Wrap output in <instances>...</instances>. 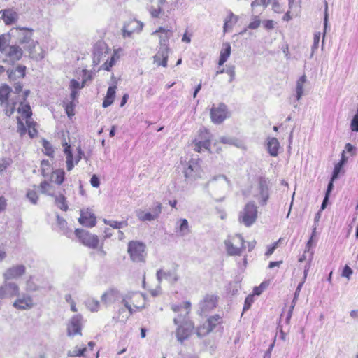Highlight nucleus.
<instances>
[{
  "mask_svg": "<svg viewBox=\"0 0 358 358\" xmlns=\"http://www.w3.org/2000/svg\"><path fill=\"white\" fill-rule=\"evenodd\" d=\"M210 133L206 129H200L199 135L193 141L194 150L198 152L205 150L210 152Z\"/></svg>",
  "mask_w": 358,
  "mask_h": 358,
  "instance_id": "nucleus-7",
  "label": "nucleus"
},
{
  "mask_svg": "<svg viewBox=\"0 0 358 358\" xmlns=\"http://www.w3.org/2000/svg\"><path fill=\"white\" fill-rule=\"evenodd\" d=\"M210 118L213 123L220 124L228 117L227 106L220 103L217 106L213 105L210 109Z\"/></svg>",
  "mask_w": 358,
  "mask_h": 358,
  "instance_id": "nucleus-9",
  "label": "nucleus"
},
{
  "mask_svg": "<svg viewBox=\"0 0 358 358\" xmlns=\"http://www.w3.org/2000/svg\"><path fill=\"white\" fill-rule=\"evenodd\" d=\"M87 349L85 347L83 348H79L76 347L72 350H69L67 353L69 357H84L85 352H86Z\"/></svg>",
  "mask_w": 358,
  "mask_h": 358,
  "instance_id": "nucleus-47",
  "label": "nucleus"
},
{
  "mask_svg": "<svg viewBox=\"0 0 358 358\" xmlns=\"http://www.w3.org/2000/svg\"><path fill=\"white\" fill-rule=\"evenodd\" d=\"M199 166L194 162H189L187 168L184 170V175L187 180L191 181L197 178L199 173Z\"/></svg>",
  "mask_w": 358,
  "mask_h": 358,
  "instance_id": "nucleus-24",
  "label": "nucleus"
},
{
  "mask_svg": "<svg viewBox=\"0 0 358 358\" xmlns=\"http://www.w3.org/2000/svg\"><path fill=\"white\" fill-rule=\"evenodd\" d=\"M306 82V75L301 76L296 84V98L297 101H299L303 94V85Z\"/></svg>",
  "mask_w": 358,
  "mask_h": 358,
  "instance_id": "nucleus-34",
  "label": "nucleus"
},
{
  "mask_svg": "<svg viewBox=\"0 0 358 358\" xmlns=\"http://www.w3.org/2000/svg\"><path fill=\"white\" fill-rule=\"evenodd\" d=\"M115 85L110 86L108 88L106 96H105V99L102 103L103 108H107L113 103L115 96Z\"/></svg>",
  "mask_w": 358,
  "mask_h": 358,
  "instance_id": "nucleus-32",
  "label": "nucleus"
},
{
  "mask_svg": "<svg viewBox=\"0 0 358 358\" xmlns=\"http://www.w3.org/2000/svg\"><path fill=\"white\" fill-rule=\"evenodd\" d=\"M87 308L92 312H96L99 309V301L95 299H89L86 301Z\"/></svg>",
  "mask_w": 358,
  "mask_h": 358,
  "instance_id": "nucleus-43",
  "label": "nucleus"
},
{
  "mask_svg": "<svg viewBox=\"0 0 358 358\" xmlns=\"http://www.w3.org/2000/svg\"><path fill=\"white\" fill-rule=\"evenodd\" d=\"M26 66L20 65L15 70H8V76L10 80H15L17 78H22L25 76Z\"/></svg>",
  "mask_w": 358,
  "mask_h": 358,
  "instance_id": "nucleus-31",
  "label": "nucleus"
},
{
  "mask_svg": "<svg viewBox=\"0 0 358 358\" xmlns=\"http://www.w3.org/2000/svg\"><path fill=\"white\" fill-rule=\"evenodd\" d=\"M169 55V48L167 46L160 47L158 52L154 56V63L157 66L166 67Z\"/></svg>",
  "mask_w": 358,
  "mask_h": 358,
  "instance_id": "nucleus-22",
  "label": "nucleus"
},
{
  "mask_svg": "<svg viewBox=\"0 0 358 358\" xmlns=\"http://www.w3.org/2000/svg\"><path fill=\"white\" fill-rule=\"evenodd\" d=\"M43 147H44V149L45 150V155H48V156H52L54 151L52 148V146L50 145V143L49 142H48L47 141H43Z\"/></svg>",
  "mask_w": 358,
  "mask_h": 358,
  "instance_id": "nucleus-58",
  "label": "nucleus"
},
{
  "mask_svg": "<svg viewBox=\"0 0 358 358\" xmlns=\"http://www.w3.org/2000/svg\"><path fill=\"white\" fill-rule=\"evenodd\" d=\"M208 327H210L212 331L219 324L221 323V317L218 315L212 316L206 321Z\"/></svg>",
  "mask_w": 358,
  "mask_h": 358,
  "instance_id": "nucleus-41",
  "label": "nucleus"
},
{
  "mask_svg": "<svg viewBox=\"0 0 358 358\" xmlns=\"http://www.w3.org/2000/svg\"><path fill=\"white\" fill-rule=\"evenodd\" d=\"M11 89L6 85L0 87V101L3 103L7 101Z\"/></svg>",
  "mask_w": 358,
  "mask_h": 358,
  "instance_id": "nucleus-44",
  "label": "nucleus"
},
{
  "mask_svg": "<svg viewBox=\"0 0 358 358\" xmlns=\"http://www.w3.org/2000/svg\"><path fill=\"white\" fill-rule=\"evenodd\" d=\"M224 244L229 255H240L244 248V240L241 235L236 234L230 239L226 240Z\"/></svg>",
  "mask_w": 358,
  "mask_h": 358,
  "instance_id": "nucleus-6",
  "label": "nucleus"
},
{
  "mask_svg": "<svg viewBox=\"0 0 358 358\" xmlns=\"http://www.w3.org/2000/svg\"><path fill=\"white\" fill-rule=\"evenodd\" d=\"M41 192L43 194H48L49 196H53V187L46 181H43L40 185Z\"/></svg>",
  "mask_w": 358,
  "mask_h": 358,
  "instance_id": "nucleus-42",
  "label": "nucleus"
},
{
  "mask_svg": "<svg viewBox=\"0 0 358 358\" xmlns=\"http://www.w3.org/2000/svg\"><path fill=\"white\" fill-rule=\"evenodd\" d=\"M90 184L94 187H99L100 185V181L99 178L96 175H93L90 179Z\"/></svg>",
  "mask_w": 358,
  "mask_h": 358,
  "instance_id": "nucleus-62",
  "label": "nucleus"
},
{
  "mask_svg": "<svg viewBox=\"0 0 358 358\" xmlns=\"http://www.w3.org/2000/svg\"><path fill=\"white\" fill-rule=\"evenodd\" d=\"M342 167H343V165H341L338 163L335 164L334 169L333 171V173H332V176H331L332 180H335L338 178L339 173L342 169Z\"/></svg>",
  "mask_w": 358,
  "mask_h": 358,
  "instance_id": "nucleus-53",
  "label": "nucleus"
},
{
  "mask_svg": "<svg viewBox=\"0 0 358 358\" xmlns=\"http://www.w3.org/2000/svg\"><path fill=\"white\" fill-rule=\"evenodd\" d=\"M26 196L32 204L37 203L38 196L35 190L29 189L27 192Z\"/></svg>",
  "mask_w": 358,
  "mask_h": 358,
  "instance_id": "nucleus-50",
  "label": "nucleus"
},
{
  "mask_svg": "<svg viewBox=\"0 0 358 358\" xmlns=\"http://www.w3.org/2000/svg\"><path fill=\"white\" fill-rule=\"evenodd\" d=\"M16 29L20 31L17 36V41L20 44L26 45L34 41L32 39V29L17 27Z\"/></svg>",
  "mask_w": 358,
  "mask_h": 358,
  "instance_id": "nucleus-19",
  "label": "nucleus"
},
{
  "mask_svg": "<svg viewBox=\"0 0 358 358\" xmlns=\"http://www.w3.org/2000/svg\"><path fill=\"white\" fill-rule=\"evenodd\" d=\"M350 129L352 131H358V114H356L351 120Z\"/></svg>",
  "mask_w": 358,
  "mask_h": 358,
  "instance_id": "nucleus-56",
  "label": "nucleus"
},
{
  "mask_svg": "<svg viewBox=\"0 0 358 358\" xmlns=\"http://www.w3.org/2000/svg\"><path fill=\"white\" fill-rule=\"evenodd\" d=\"M178 266H176L173 269L164 271L159 269L157 271L156 276L159 283H161L162 280L168 281L171 284L176 283L179 280V275L178 274Z\"/></svg>",
  "mask_w": 358,
  "mask_h": 358,
  "instance_id": "nucleus-13",
  "label": "nucleus"
},
{
  "mask_svg": "<svg viewBox=\"0 0 358 358\" xmlns=\"http://www.w3.org/2000/svg\"><path fill=\"white\" fill-rule=\"evenodd\" d=\"M75 234L85 246L90 248H96L99 245V238L96 235L90 234L80 229H76Z\"/></svg>",
  "mask_w": 358,
  "mask_h": 358,
  "instance_id": "nucleus-10",
  "label": "nucleus"
},
{
  "mask_svg": "<svg viewBox=\"0 0 358 358\" xmlns=\"http://www.w3.org/2000/svg\"><path fill=\"white\" fill-rule=\"evenodd\" d=\"M78 221L82 225L87 227H92L96 224V217L88 210H81L80 217L78 219Z\"/></svg>",
  "mask_w": 358,
  "mask_h": 358,
  "instance_id": "nucleus-21",
  "label": "nucleus"
},
{
  "mask_svg": "<svg viewBox=\"0 0 358 358\" xmlns=\"http://www.w3.org/2000/svg\"><path fill=\"white\" fill-rule=\"evenodd\" d=\"M165 3L166 0H149L147 10L152 18H159L164 15L163 6Z\"/></svg>",
  "mask_w": 358,
  "mask_h": 358,
  "instance_id": "nucleus-14",
  "label": "nucleus"
},
{
  "mask_svg": "<svg viewBox=\"0 0 358 358\" xmlns=\"http://www.w3.org/2000/svg\"><path fill=\"white\" fill-rule=\"evenodd\" d=\"M103 222L105 224L110 226L113 229H122L128 226V222L126 220L117 222L115 220H108L105 219Z\"/></svg>",
  "mask_w": 358,
  "mask_h": 358,
  "instance_id": "nucleus-39",
  "label": "nucleus"
},
{
  "mask_svg": "<svg viewBox=\"0 0 358 358\" xmlns=\"http://www.w3.org/2000/svg\"><path fill=\"white\" fill-rule=\"evenodd\" d=\"M210 327H208L207 322L196 329V334L199 337H203L210 332Z\"/></svg>",
  "mask_w": 358,
  "mask_h": 358,
  "instance_id": "nucleus-49",
  "label": "nucleus"
},
{
  "mask_svg": "<svg viewBox=\"0 0 358 358\" xmlns=\"http://www.w3.org/2000/svg\"><path fill=\"white\" fill-rule=\"evenodd\" d=\"M18 111L26 118V123L27 124H29L30 123L29 118L31 115L30 106L29 104L23 105L21 103L20 107L18 108Z\"/></svg>",
  "mask_w": 358,
  "mask_h": 358,
  "instance_id": "nucleus-38",
  "label": "nucleus"
},
{
  "mask_svg": "<svg viewBox=\"0 0 358 358\" xmlns=\"http://www.w3.org/2000/svg\"><path fill=\"white\" fill-rule=\"evenodd\" d=\"M257 218V208L252 202L247 203L239 213L238 221L245 227L252 225Z\"/></svg>",
  "mask_w": 358,
  "mask_h": 358,
  "instance_id": "nucleus-4",
  "label": "nucleus"
},
{
  "mask_svg": "<svg viewBox=\"0 0 358 358\" xmlns=\"http://www.w3.org/2000/svg\"><path fill=\"white\" fill-rule=\"evenodd\" d=\"M217 297L213 295H207L200 303V308L203 311L212 310L216 306Z\"/></svg>",
  "mask_w": 358,
  "mask_h": 358,
  "instance_id": "nucleus-28",
  "label": "nucleus"
},
{
  "mask_svg": "<svg viewBox=\"0 0 358 358\" xmlns=\"http://www.w3.org/2000/svg\"><path fill=\"white\" fill-rule=\"evenodd\" d=\"M173 322L176 325L180 324L176 330V337L178 341L182 343L192 334L194 324L191 321L185 320V317L182 320L180 317H175Z\"/></svg>",
  "mask_w": 358,
  "mask_h": 358,
  "instance_id": "nucleus-5",
  "label": "nucleus"
},
{
  "mask_svg": "<svg viewBox=\"0 0 358 358\" xmlns=\"http://www.w3.org/2000/svg\"><path fill=\"white\" fill-rule=\"evenodd\" d=\"M122 296L120 292L115 289H110L106 292L101 296V301L107 306L115 303L121 299L122 301Z\"/></svg>",
  "mask_w": 358,
  "mask_h": 358,
  "instance_id": "nucleus-17",
  "label": "nucleus"
},
{
  "mask_svg": "<svg viewBox=\"0 0 358 358\" xmlns=\"http://www.w3.org/2000/svg\"><path fill=\"white\" fill-rule=\"evenodd\" d=\"M180 224L178 228H176V232L180 236H184L190 233L188 222L186 219H180L179 220Z\"/></svg>",
  "mask_w": 358,
  "mask_h": 358,
  "instance_id": "nucleus-37",
  "label": "nucleus"
},
{
  "mask_svg": "<svg viewBox=\"0 0 358 358\" xmlns=\"http://www.w3.org/2000/svg\"><path fill=\"white\" fill-rule=\"evenodd\" d=\"M224 48L220 52V56L218 64L220 66L223 65L227 59L229 57L231 54V45L229 43H226L223 45Z\"/></svg>",
  "mask_w": 358,
  "mask_h": 358,
  "instance_id": "nucleus-35",
  "label": "nucleus"
},
{
  "mask_svg": "<svg viewBox=\"0 0 358 358\" xmlns=\"http://www.w3.org/2000/svg\"><path fill=\"white\" fill-rule=\"evenodd\" d=\"M82 320L81 315H76L70 319L67 324V335L69 336L81 335Z\"/></svg>",
  "mask_w": 358,
  "mask_h": 358,
  "instance_id": "nucleus-12",
  "label": "nucleus"
},
{
  "mask_svg": "<svg viewBox=\"0 0 358 358\" xmlns=\"http://www.w3.org/2000/svg\"><path fill=\"white\" fill-rule=\"evenodd\" d=\"M25 272V266L22 264H17L7 268L3 274V277L5 281H8L19 278L23 275Z\"/></svg>",
  "mask_w": 358,
  "mask_h": 358,
  "instance_id": "nucleus-15",
  "label": "nucleus"
},
{
  "mask_svg": "<svg viewBox=\"0 0 358 358\" xmlns=\"http://www.w3.org/2000/svg\"><path fill=\"white\" fill-rule=\"evenodd\" d=\"M191 303L188 301L185 302L183 305H173L171 306V309L174 312H178L180 314L177 317H180V319L185 318V320H189L187 318V315L190 311Z\"/></svg>",
  "mask_w": 358,
  "mask_h": 358,
  "instance_id": "nucleus-26",
  "label": "nucleus"
},
{
  "mask_svg": "<svg viewBox=\"0 0 358 358\" xmlns=\"http://www.w3.org/2000/svg\"><path fill=\"white\" fill-rule=\"evenodd\" d=\"M65 148H64V153L66 154V169L67 171H71L73 169V168L74 167V163H73V154L71 152V146L69 145L66 143H65Z\"/></svg>",
  "mask_w": 358,
  "mask_h": 358,
  "instance_id": "nucleus-36",
  "label": "nucleus"
},
{
  "mask_svg": "<svg viewBox=\"0 0 358 358\" xmlns=\"http://www.w3.org/2000/svg\"><path fill=\"white\" fill-rule=\"evenodd\" d=\"M0 14L6 25H11L18 20V14L13 9L1 10Z\"/></svg>",
  "mask_w": 358,
  "mask_h": 358,
  "instance_id": "nucleus-25",
  "label": "nucleus"
},
{
  "mask_svg": "<svg viewBox=\"0 0 358 358\" xmlns=\"http://www.w3.org/2000/svg\"><path fill=\"white\" fill-rule=\"evenodd\" d=\"M238 17L235 15L232 12H230L228 16L224 19L223 26L224 34L231 31L233 27L237 23Z\"/></svg>",
  "mask_w": 358,
  "mask_h": 358,
  "instance_id": "nucleus-29",
  "label": "nucleus"
},
{
  "mask_svg": "<svg viewBox=\"0 0 358 358\" xmlns=\"http://www.w3.org/2000/svg\"><path fill=\"white\" fill-rule=\"evenodd\" d=\"M160 34L159 35V44L160 47H168V42L169 38L172 36V30L171 29H165L159 27L158 29L152 32V35Z\"/></svg>",
  "mask_w": 358,
  "mask_h": 358,
  "instance_id": "nucleus-23",
  "label": "nucleus"
},
{
  "mask_svg": "<svg viewBox=\"0 0 358 358\" xmlns=\"http://www.w3.org/2000/svg\"><path fill=\"white\" fill-rule=\"evenodd\" d=\"M145 245L138 241H131L128 243L127 252L130 259L135 263H144L145 262Z\"/></svg>",
  "mask_w": 358,
  "mask_h": 358,
  "instance_id": "nucleus-3",
  "label": "nucleus"
},
{
  "mask_svg": "<svg viewBox=\"0 0 358 358\" xmlns=\"http://www.w3.org/2000/svg\"><path fill=\"white\" fill-rule=\"evenodd\" d=\"M17 131L20 133V136H23L27 131L24 124L20 120L19 117L17 118Z\"/></svg>",
  "mask_w": 358,
  "mask_h": 358,
  "instance_id": "nucleus-57",
  "label": "nucleus"
},
{
  "mask_svg": "<svg viewBox=\"0 0 358 358\" xmlns=\"http://www.w3.org/2000/svg\"><path fill=\"white\" fill-rule=\"evenodd\" d=\"M267 3L272 6V8L275 13H281V8L278 0H268Z\"/></svg>",
  "mask_w": 358,
  "mask_h": 358,
  "instance_id": "nucleus-54",
  "label": "nucleus"
},
{
  "mask_svg": "<svg viewBox=\"0 0 358 358\" xmlns=\"http://www.w3.org/2000/svg\"><path fill=\"white\" fill-rule=\"evenodd\" d=\"M6 55L12 62L14 63L22 58L23 55V50L19 45H9L6 50Z\"/></svg>",
  "mask_w": 358,
  "mask_h": 358,
  "instance_id": "nucleus-20",
  "label": "nucleus"
},
{
  "mask_svg": "<svg viewBox=\"0 0 358 358\" xmlns=\"http://www.w3.org/2000/svg\"><path fill=\"white\" fill-rule=\"evenodd\" d=\"M352 274V270L351 269V268L350 266L346 265L343 270L342 276L345 277L348 279H350Z\"/></svg>",
  "mask_w": 358,
  "mask_h": 358,
  "instance_id": "nucleus-61",
  "label": "nucleus"
},
{
  "mask_svg": "<svg viewBox=\"0 0 358 358\" xmlns=\"http://www.w3.org/2000/svg\"><path fill=\"white\" fill-rule=\"evenodd\" d=\"M91 79H92V77L90 75L88 76L87 78H83V80L81 83H80L78 81L76 80L75 79H72L71 80L70 87H71V90H76V89H82L85 86V84L87 82V80H91Z\"/></svg>",
  "mask_w": 358,
  "mask_h": 358,
  "instance_id": "nucleus-45",
  "label": "nucleus"
},
{
  "mask_svg": "<svg viewBox=\"0 0 358 358\" xmlns=\"http://www.w3.org/2000/svg\"><path fill=\"white\" fill-rule=\"evenodd\" d=\"M280 241V239H279L278 241L275 242L273 245H270L268 248L267 251L265 253V255L269 256L273 253L276 248L278 247V243Z\"/></svg>",
  "mask_w": 358,
  "mask_h": 358,
  "instance_id": "nucleus-60",
  "label": "nucleus"
},
{
  "mask_svg": "<svg viewBox=\"0 0 358 358\" xmlns=\"http://www.w3.org/2000/svg\"><path fill=\"white\" fill-rule=\"evenodd\" d=\"M150 212H145L142 210L136 211L137 218L141 222L154 221L157 220L162 213V206L159 202H155L150 208Z\"/></svg>",
  "mask_w": 358,
  "mask_h": 358,
  "instance_id": "nucleus-8",
  "label": "nucleus"
},
{
  "mask_svg": "<svg viewBox=\"0 0 358 358\" xmlns=\"http://www.w3.org/2000/svg\"><path fill=\"white\" fill-rule=\"evenodd\" d=\"M252 302H253L252 296L250 295V296H247L245 300L243 310L245 311L246 310H248Z\"/></svg>",
  "mask_w": 358,
  "mask_h": 358,
  "instance_id": "nucleus-63",
  "label": "nucleus"
},
{
  "mask_svg": "<svg viewBox=\"0 0 358 358\" xmlns=\"http://www.w3.org/2000/svg\"><path fill=\"white\" fill-rule=\"evenodd\" d=\"M10 164L9 159L1 158L0 159V172L5 170Z\"/></svg>",
  "mask_w": 358,
  "mask_h": 358,
  "instance_id": "nucleus-59",
  "label": "nucleus"
},
{
  "mask_svg": "<svg viewBox=\"0 0 358 358\" xmlns=\"http://www.w3.org/2000/svg\"><path fill=\"white\" fill-rule=\"evenodd\" d=\"M280 143L276 138H268L267 143V150L268 153L273 156L276 157L278 155V150Z\"/></svg>",
  "mask_w": 358,
  "mask_h": 358,
  "instance_id": "nucleus-30",
  "label": "nucleus"
},
{
  "mask_svg": "<svg viewBox=\"0 0 358 358\" xmlns=\"http://www.w3.org/2000/svg\"><path fill=\"white\" fill-rule=\"evenodd\" d=\"M267 287V283L264 282H262L259 286L258 287H255L253 289V294L255 295H260L262 292L264 291V289H266V287Z\"/></svg>",
  "mask_w": 358,
  "mask_h": 358,
  "instance_id": "nucleus-55",
  "label": "nucleus"
},
{
  "mask_svg": "<svg viewBox=\"0 0 358 358\" xmlns=\"http://www.w3.org/2000/svg\"><path fill=\"white\" fill-rule=\"evenodd\" d=\"M122 303L129 310V314L122 319V321H126L136 311L132 306L136 310H141L145 307V298L141 292H128L122 298Z\"/></svg>",
  "mask_w": 358,
  "mask_h": 358,
  "instance_id": "nucleus-2",
  "label": "nucleus"
},
{
  "mask_svg": "<svg viewBox=\"0 0 358 358\" xmlns=\"http://www.w3.org/2000/svg\"><path fill=\"white\" fill-rule=\"evenodd\" d=\"M41 169L43 176H48L51 173L52 169L48 160H43L41 162Z\"/></svg>",
  "mask_w": 358,
  "mask_h": 358,
  "instance_id": "nucleus-48",
  "label": "nucleus"
},
{
  "mask_svg": "<svg viewBox=\"0 0 358 358\" xmlns=\"http://www.w3.org/2000/svg\"><path fill=\"white\" fill-rule=\"evenodd\" d=\"M231 180L224 174L211 177L203 185V189L215 201H222L227 194L231 189Z\"/></svg>",
  "mask_w": 358,
  "mask_h": 358,
  "instance_id": "nucleus-1",
  "label": "nucleus"
},
{
  "mask_svg": "<svg viewBox=\"0 0 358 358\" xmlns=\"http://www.w3.org/2000/svg\"><path fill=\"white\" fill-rule=\"evenodd\" d=\"M38 45V42L33 41H31L29 44L24 46L25 50L28 51L29 53V57L36 61L41 60L45 57V52L40 48L39 52L35 50L36 45Z\"/></svg>",
  "mask_w": 358,
  "mask_h": 358,
  "instance_id": "nucleus-18",
  "label": "nucleus"
},
{
  "mask_svg": "<svg viewBox=\"0 0 358 358\" xmlns=\"http://www.w3.org/2000/svg\"><path fill=\"white\" fill-rule=\"evenodd\" d=\"M259 194L257 198L259 200V203L265 206L269 198V188L268 181L264 178H260L259 181Z\"/></svg>",
  "mask_w": 358,
  "mask_h": 358,
  "instance_id": "nucleus-16",
  "label": "nucleus"
},
{
  "mask_svg": "<svg viewBox=\"0 0 358 358\" xmlns=\"http://www.w3.org/2000/svg\"><path fill=\"white\" fill-rule=\"evenodd\" d=\"M13 306L20 310H30L34 306L32 297L27 294L17 296V299L13 303Z\"/></svg>",
  "mask_w": 358,
  "mask_h": 358,
  "instance_id": "nucleus-11",
  "label": "nucleus"
},
{
  "mask_svg": "<svg viewBox=\"0 0 358 358\" xmlns=\"http://www.w3.org/2000/svg\"><path fill=\"white\" fill-rule=\"evenodd\" d=\"M129 25H136L137 27V31H141L143 29V24L139 21L134 20L131 21L127 25H124L123 27V36L124 37H130L131 34L134 33V29H129Z\"/></svg>",
  "mask_w": 358,
  "mask_h": 358,
  "instance_id": "nucleus-33",
  "label": "nucleus"
},
{
  "mask_svg": "<svg viewBox=\"0 0 358 358\" xmlns=\"http://www.w3.org/2000/svg\"><path fill=\"white\" fill-rule=\"evenodd\" d=\"M6 39L4 35L0 36V52H6Z\"/></svg>",
  "mask_w": 358,
  "mask_h": 358,
  "instance_id": "nucleus-64",
  "label": "nucleus"
},
{
  "mask_svg": "<svg viewBox=\"0 0 358 358\" xmlns=\"http://www.w3.org/2000/svg\"><path fill=\"white\" fill-rule=\"evenodd\" d=\"M3 287L8 298H13L20 294V287L15 282L5 281Z\"/></svg>",
  "mask_w": 358,
  "mask_h": 358,
  "instance_id": "nucleus-27",
  "label": "nucleus"
},
{
  "mask_svg": "<svg viewBox=\"0 0 358 358\" xmlns=\"http://www.w3.org/2000/svg\"><path fill=\"white\" fill-rule=\"evenodd\" d=\"M225 73L229 75L230 79L229 82L231 83L235 79V66L234 65H228L225 69Z\"/></svg>",
  "mask_w": 358,
  "mask_h": 358,
  "instance_id": "nucleus-51",
  "label": "nucleus"
},
{
  "mask_svg": "<svg viewBox=\"0 0 358 358\" xmlns=\"http://www.w3.org/2000/svg\"><path fill=\"white\" fill-rule=\"evenodd\" d=\"M55 203L57 207L61 210L66 211L68 209V206L66 203V198L63 195L55 196Z\"/></svg>",
  "mask_w": 358,
  "mask_h": 358,
  "instance_id": "nucleus-46",
  "label": "nucleus"
},
{
  "mask_svg": "<svg viewBox=\"0 0 358 358\" xmlns=\"http://www.w3.org/2000/svg\"><path fill=\"white\" fill-rule=\"evenodd\" d=\"M52 178L55 183L61 185L64 180V171L62 169H57L52 172Z\"/></svg>",
  "mask_w": 358,
  "mask_h": 358,
  "instance_id": "nucleus-40",
  "label": "nucleus"
},
{
  "mask_svg": "<svg viewBox=\"0 0 358 358\" xmlns=\"http://www.w3.org/2000/svg\"><path fill=\"white\" fill-rule=\"evenodd\" d=\"M320 40V33L318 32V33L315 34L314 38H313V44L312 45V55L314 53V52L315 50H317L318 46H319Z\"/></svg>",
  "mask_w": 358,
  "mask_h": 358,
  "instance_id": "nucleus-52",
  "label": "nucleus"
}]
</instances>
